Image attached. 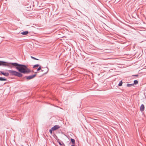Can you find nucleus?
Wrapping results in <instances>:
<instances>
[{
  "label": "nucleus",
  "instance_id": "obj_1",
  "mask_svg": "<svg viewBox=\"0 0 146 146\" xmlns=\"http://www.w3.org/2000/svg\"><path fill=\"white\" fill-rule=\"evenodd\" d=\"M7 67L11 68H15L19 72L13 70H8L11 75L21 77L23 76L21 73L28 74L30 73L31 71L27 66L22 64H18L17 62H7Z\"/></svg>",
  "mask_w": 146,
  "mask_h": 146
},
{
  "label": "nucleus",
  "instance_id": "obj_2",
  "mask_svg": "<svg viewBox=\"0 0 146 146\" xmlns=\"http://www.w3.org/2000/svg\"><path fill=\"white\" fill-rule=\"evenodd\" d=\"M36 76V74H34L33 75H31L29 76H26L23 77V78L24 79H26L27 80H29L33 78Z\"/></svg>",
  "mask_w": 146,
  "mask_h": 146
},
{
  "label": "nucleus",
  "instance_id": "obj_3",
  "mask_svg": "<svg viewBox=\"0 0 146 146\" xmlns=\"http://www.w3.org/2000/svg\"><path fill=\"white\" fill-rule=\"evenodd\" d=\"M7 62L0 60V66L7 67Z\"/></svg>",
  "mask_w": 146,
  "mask_h": 146
},
{
  "label": "nucleus",
  "instance_id": "obj_4",
  "mask_svg": "<svg viewBox=\"0 0 146 146\" xmlns=\"http://www.w3.org/2000/svg\"><path fill=\"white\" fill-rule=\"evenodd\" d=\"M60 127L59 126V125H56L52 127V129L54 130V131H55L59 128Z\"/></svg>",
  "mask_w": 146,
  "mask_h": 146
},
{
  "label": "nucleus",
  "instance_id": "obj_5",
  "mask_svg": "<svg viewBox=\"0 0 146 146\" xmlns=\"http://www.w3.org/2000/svg\"><path fill=\"white\" fill-rule=\"evenodd\" d=\"M0 72H1V74L3 75H4L5 76H9V73L8 72H3L0 71Z\"/></svg>",
  "mask_w": 146,
  "mask_h": 146
},
{
  "label": "nucleus",
  "instance_id": "obj_6",
  "mask_svg": "<svg viewBox=\"0 0 146 146\" xmlns=\"http://www.w3.org/2000/svg\"><path fill=\"white\" fill-rule=\"evenodd\" d=\"M144 109H145L144 105L143 104H142L140 106V111L141 112H142L144 110Z\"/></svg>",
  "mask_w": 146,
  "mask_h": 146
},
{
  "label": "nucleus",
  "instance_id": "obj_7",
  "mask_svg": "<svg viewBox=\"0 0 146 146\" xmlns=\"http://www.w3.org/2000/svg\"><path fill=\"white\" fill-rule=\"evenodd\" d=\"M70 141H71V142L72 143V145H74L75 144V140L72 138H71L70 139Z\"/></svg>",
  "mask_w": 146,
  "mask_h": 146
},
{
  "label": "nucleus",
  "instance_id": "obj_8",
  "mask_svg": "<svg viewBox=\"0 0 146 146\" xmlns=\"http://www.w3.org/2000/svg\"><path fill=\"white\" fill-rule=\"evenodd\" d=\"M29 32L28 31H25L21 33V34L23 35H26L29 33Z\"/></svg>",
  "mask_w": 146,
  "mask_h": 146
},
{
  "label": "nucleus",
  "instance_id": "obj_9",
  "mask_svg": "<svg viewBox=\"0 0 146 146\" xmlns=\"http://www.w3.org/2000/svg\"><path fill=\"white\" fill-rule=\"evenodd\" d=\"M7 79L5 78H3L2 77H0V81H7Z\"/></svg>",
  "mask_w": 146,
  "mask_h": 146
},
{
  "label": "nucleus",
  "instance_id": "obj_10",
  "mask_svg": "<svg viewBox=\"0 0 146 146\" xmlns=\"http://www.w3.org/2000/svg\"><path fill=\"white\" fill-rule=\"evenodd\" d=\"M127 86L128 87H130L131 86H134V85L133 84H127Z\"/></svg>",
  "mask_w": 146,
  "mask_h": 146
},
{
  "label": "nucleus",
  "instance_id": "obj_11",
  "mask_svg": "<svg viewBox=\"0 0 146 146\" xmlns=\"http://www.w3.org/2000/svg\"><path fill=\"white\" fill-rule=\"evenodd\" d=\"M133 85H136L137 84H138V81L137 80H135L134 81H133Z\"/></svg>",
  "mask_w": 146,
  "mask_h": 146
},
{
  "label": "nucleus",
  "instance_id": "obj_12",
  "mask_svg": "<svg viewBox=\"0 0 146 146\" xmlns=\"http://www.w3.org/2000/svg\"><path fill=\"white\" fill-rule=\"evenodd\" d=\"M123 84V82L122 80L120 81L119 83L118 84V86H122Z\"/></svg>",
  "mask_w": 146,
  "mask_h": 146
},
{
  "label": "nucleus",
  "instance_id": "obj_13",
  "mask_svg": "<svg viewBox=\"0 0 146 146\" xmlns=\"http://www.w3.org/2000/svg\"><path fill=\"white\" fill-rule=\"evenodd\" d=\"M31 57L32 59H34V60H40V59H37V58H36L33 57V56H31Z\"/></svg>",
  "mask_w": 146,
  "mask_h": 146
},
{
  "label": "nucleus",
  "instance_id": "obj_14",
  "mask_svg": "<svg viewBox=\"0 0 146 146\" xmlns=\"http://www.w3.org/2000/svg\"><path fill=\"white\" fill-rule=\"evenodd\" d=\"M40 66L38 64H36L34 65L33 66V68H35L36 67H38Z\"/></svg>",
  "mask_w": 146,
  "mask_h": 146
},
{
  "label": "nucleus",
  "instance_id": "obj_15",
  "mask_svg": "<svg viewBox=\"0 0 146 146\" xmlns=\"http://www.w3.org/2000/svg\"><path fill=\"white\" fill-rule=\"evenodd\" d=\"M52 131H54V130L52 129V128H51V129H50V130H49V132H50V133H51V134H52Z\"/></svg>",
  "mask_w": 146,
  "mask_h": 146
},
{
  "label": "nucleus",
  "instance_id": "obj_16",
  "mask_svg": "<svg viewBox=\"0 0 146 146\" xmlns=\"http://www.w3.org/2000/svg\"><path fill=\"white\" fill-rule=\"evenodd\" d=\"M41 69V66H39V68H38L37 69V71H39V70H40Z\"/></svg>",
  "mask_w": 146,
  "mask_h": 146
},
{
  "label": "nucleus",
  "instance_id": "obj_17",
  "mask_svg": "<svg viewBox=\"0 0 146 146\" xmlns=\"http://www.w3.org/2000/svg\"><path fill=\"white\" fill-rule=\"evenodd\" d=\"M46 12H47L49 13V12L50 9L48 8H46Z\"/></svg>",
  "mask_w": 146,
  "mask_h": 146
},
{
  "label": "nucleus",
  "instance_id": "obj_18",
  "mask_svg": "<svg viewBox=\"0 0 146 146\" xmlns=\"http://www.w3.org/2000/svg\"><path fill=\"white\" fill-rule=\"evenodd\" d=\"M58 143L59 145H60V146L62 145V143H61V142L60 141H58Z\"/></svg>",
  "mask_w": 146,
  "mask_h": 146
},
{
  "label": "nucleus",
  "instance_id": "obj_19",
  "mask_svg": "<svg viewBox=\"0 0 146 146\" xmlns=\"http://www.w3.org/2000/svg\"><path fill=\"white\" fill-rule=\"evenodd\" d=\"M138 76H139V75L138 74L133 75L132 76H136V77H137Z\"/></svg>",
  "mask_w": 146,
  "mask_h": 146
},
{
  "label": "nucleus",
  "instance_id": "obj_20",
  "mask_svg": "<svg viewBox=\"0 0 146 146\" xmlns=\"http://www.w3.org/2000/svg\"><path fill=\"white\" fill-rule=\"evenodd\" d=\"M51 40H50V41H49V42H48V43H50L51 44H52V43H51Z\"/></svg>",
  "mask_w": 146,
  "mask_h": 146
},
{
  "label": "nucleus",
  "instance_id": "obj_21",
  "mask_svg": "<svg viewBox=\"0 0 146 146\" xmlns=\"http://www.w3.org/2000/svg\"><path fill=\"white\" fill-rule=\"evenodd\" d=\"M46 68H47L48 69V70L47 71V72H46V74H47L48 71V68L46 66Z\"/></svg>",
  "mask_w": 146,
  "mask_h": 146
},
{
  "label": "nucleus",
  "instance_id": "obj_22",
  "mask_svg": "<svg viewBox=\"0 0 146 146\" xmlns=\"http://www.w3.org/2000/svg\"><path fill=\"white\" fill-rule=\"evenodd\" d=\"M71 146H75V145H72Z\"/></svg>",
  "mask_w": 146,
  "mask_h": 146
},
{
  "label": "nucleus",
  "instance_id": "obj_23",
  "mask_svg": "<svg viewBox=\"0 0 146 146\" xmlns=\"http://www.w3.org/2000/svg\"><path fill=\"white\" fill-rule=\"evenodd\" d=\"M41 71L42 72V71H43V70H41Z\"/></svg>",
  "mask_w": 146,
  "mask_h": 146
},
{
  "label": "nucleus",
  "instance_id": "obj_24",
  "mask_svg": "<svg viewBox=\"0 0 146 146\" xmlns=\"http://www.w3.org/2000/svg\"><path fill=\"white\" fill-rule=\"evenodd\" d=\"M52 48H50V50H52Z\"/></svg>",
  "mask_w": 146,
  "mask_h": 146
},
{
  "label": "nucleus",
  "instance_id": "obj_25",
  "mask_svg": "<svg viewBox=\"0 0 146 146\" xmlns=\"http://www.w3.org/2000/svg\"><path fill=\"white\" fill-rule=\"evenodd\" d=\"M46 4H48H48H49V3H46Z\"/></svg>",
  "mask_w": 146,
  "mask_h": 146
},
{
  "label": "nucleus",
  "instance_id": "obj_26",
  "mask_svg": "<svg viewBox=\"0 0 146 146\" xmlns=\"http://www.w3.org/2000/svg\"><path fill=\"white\" fill-rule=\"evenodd\" d=\"M46 37H48V36L46 35Z\"/></svg>",
  "mask_w": 146,
  "mask_h": 146
}]
</instances>
